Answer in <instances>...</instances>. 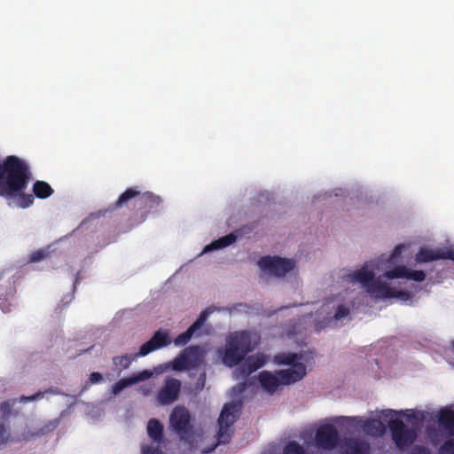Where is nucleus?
I'll return each instance as SVG.
<instances>
[{
	"instance_id": "1",
	"label": "nucleus",
	"mask_w": 454,
	"mask_h": 454,
	"mask_svg": "<svg viewBox=\"0 0 454 454\" xmlns=\"http://www.w3.org/2000/svg\"><path fill=\"white\" fill-rule=\"evenodd\" d=\"M255 371H238L236 379L244 380L240 386L235 387L231 390V397L233 400L226 403L218 419L219 431L217 434V442H214L210 448H201L202 452L213 450L217 444L225 443L230 440V427L236 421L239 416V411L244 398L252 396L255 388L261 386L269 393H273L278 386V380L273 373L264 371L259 375L258 380H254V376H251Z\"/></svg>"
},
{
	"instance_id": "2",
	"label": "nucleus",
	"mask_w": 454,
	"mask_h": 454,
	"mask_svg": "<svg viewBox=\"0 0 454 454\" xmlns=\"http://www.w3.org/2000/svg\"><path fill=\"white\" fill-rule=\"evenodd\" d=\"M28 165L15 155L0 161V196L11 198L27 189L31 179Z\"/></svg>"
},
{
	"instance_id": "3",
	"label": "nucleus",
	"mask_w": 454,
	"mask_h": 454,
	"mask_svg": "<svg viewBox=\"0 0 454 454\" xmlns=\"http://www.w3.org/2000/svg\"><path fill=\"white\" fill-rule=\"evenodd\" d=\"M252 349L251 333L239 331L227 337L225 346L219 348L217 353L223 364L231 368L239 364Z\"/></svg>"
},
{
	"instance_id": "4",
	"label": "nucleus",
	"mask_w": 454,
	"mask_h": 454,
	"mask_svg": "<svg viewBox=\"0 0 454 454\" xmlns=\"http://www.w3.org/2000/svg\"><path fill=\"white\" fill-rule=\"evenodd\" d=\"M170 343L168 334L166 332L157 331L153 336L144 343L137 353L125 354L114 358V364L118 369H127L130 364L139 356L165 347Z\"/></svg>"
},
{
	"instance_id": "5",
	"label": "nucleus",
	"mask_w": 454,
	"mask_h": 454,
	"mask_svg": "<svg viewBox=\"0 0 454 454\" xmlns=\"http://www.w3.org/2000/svg\"><path fill=\"white\" fill-rule=\"evenodd\" d=\"M206 350L200 345L185 348L173 361V364H165L153 369H196L204 364Z\"/></svg>"
},
{
	"instance_id": "6",
	"label": "nucleus",
	"mask_w": 454,
	"mask_h": 454,
	"mask_svg": "<svg viewBox=\"0 0 454 454\" xmlns=\"http://www.w3.org/2000/svg\"><path fill=\"white\" fill-rule=\"evenodd\" d=\"M131 200H134L136 206H145V207H149L150 209L153 206L160 205L161 202L159 196H155L151 192L141 193L137 188H128L114 204L110 205L109 208L111 210L122 208L127 207Z\"/></svg>"
},
{
	"instance_id": "7",
	"label": "nucleus",
	"mask_w": 454,
	"mask_h": 454,
	"mask_svg": "<svg viewBox=\"0 0 454 454\" xmlns=\"http://www.w3.org/2000/svg\"><path fill=\"white\" fill-rule=\"evenodd\" d=\"M437 422L450 435L438 448V454H454V410L441 409L437 414Z\"/></svg>"
},
{
	"instance_id": "8",
	"label": "nucleus",
	"mask_w": 454,
	"mask_h": 454,
	"mask_svg": "<svg viewBox=\"0 0 454 454\" xmlns=\"http://www.w3.org/2000/svg\"><path fill=\"white\" fill-rule=\"evenodd\" d=\"M388 427L392 434V439L396 447L403 450L416 441L418 434L414 428H407L404 423L398 419H392L388 422Z\"/></svg>"
},
{
	"instance_id": "9",
	"label": "nucleus",
	"mask_w": 454,
	"mask_h": 454,
	"mask_svg": "<svg viewBox=\"0 0 454 454\" xmlns=\"http://www.w3.org/2000/svg\"><path fill=\"white\" fill-rule=\"evenodd\" d=\"M316 445L318 449L333 450L339 442V433L332 424H325L317 428L315 434Z\"/></svg>"
},
{
	"instance_id": "10",
	"label": "nucleus",
	"mask_w": 454,
	"mask_h": 454,
	"mask_svg": "<svg viewBox=\"0 0 454 454\" xmlns=\"http://www.w3.org/2000/svg\"><path fill=\"white\" fill-rule=\"evenodd\" d=\"M190 414L187 409L176 406L169 418V427L179 434H186L190 428Z\"/></svg>"
},
{
	"instance_id": "11",
	"label": "nucleus",
	"mask_w": 454,
	"mask_h": 454,
	"mask_svg": "<svg viewBox=\"0 0 454 454\" xmlns=\"http://www.w3.org/2000/svg\"><path fill=\"white\" fill-rule=\"evenodd\" d=\"M257 265L266 275L273 277L284 275V257L264 255L259 259Z\"/></svg>"
},
{
	"instance_id": "12",
	"label": "nucleus",
	"mask_w": 454,
	"mask_h": 454,
	"mask_svg": "<svg viewBox=\"0 0 454 454\" xmlns=\"http://www.w3.org/2000/svg\"><path fill=\"white\" fill-rule=\"evenodd\" d=\"M315 352L312 350H301L299 353H286V366L293 369H306L314 361Z\"/></svg>"
},
{
	"instance_id": "13",
	"label": "nucleus",
	"mask_w": 454,
	"mask_h": 454,
	"mask_svg": "<svg viewBox=\"0 0 454 454\" xmlns=\"http://www.w3.org/2000/svg\"><path fill=\"white\" fill-rule=\"evenodd\" d=\"M440 259H450L454 261V250L451 248L438 250L421 248L416 254V261L418 262H428Z\"/></svg>"
},
{
	"instance_id": "14",
	"label": "nucleus",
	"mask_w": 454,
	"mask_h": 454,
	"mask_svg": "<svg viewBox=\"0 0 454 454\" xmlns=\"http://www.w3.org/2000/svg\"><path fill=\"white\" fill-rule=\"evenodd\" d=\"M384 276L388 279L406 278L416 282H422L426 278V274L420 270H409L405 266H399L385 272Z\"/></svg>"
},
{
	"instance_id": "15",
	"label": "nucleus",
	"mask_w": 454,
	"mask_h": 454,
	"mask_svg": "<svg viewBox=\"0 0 454 454\" xmlns=\"http://www.w3.org/2000/svg\"><path fill=\"white\" fill-rule=\"evenodd\" d=\"M340 452L341 454H370V445L360 438H345L340 446Z\"/></svg>"
},
{
	"instance_id": "16",
	"label": "nucleus",
	"mask_w": 454,
	"mask_h": 454,
	"mask_svg": "<svg viewBox=\"0 0 454 454\" xmlns=\"http://www.w3.org/2000/svg\"><path fill=\"white\" fill-rule=\"evenodd\" d=\"M147 434L151 439L153 440V442L150 444H144L142 446V454H144V448H148L152 450V447L159 449V443L162 440L163 437V426L162 424L155 419H152L148 421L147 424Z\"/></svg>"
},
{
	"instance_id": "17",
	"label": "nucleus",
	"mask_w": 454,
	"mask_h": 454,
	"mask_svg": "<svg viewBox=\"0 0 454 454\" xmlns=\"http://www.w3.org/2000/svg\"><path fill=\"white\" fill-rule=\"evenodd\" d=\"M180 383L176 380H168L162 390L158 395L159 403L161 404H169L173 403L178 395Z\"/></svg>"
},
{
	"instance_id": "18",
	"label": "nucleus",
	"mask_w": 454,
	"mask_h": 454,
	"mask_svg": "<svg viewBox=\"0 0 454 454\" xmlns=\"http://www.w3.org/2000/svg\"><path fill=\"white\" fill-rule=\"evenodd\" d=\"M394 291L395 289L382 283L380 278L375 279V281L371 283L370 286L367 287V293L376 299L393 298Z\"/></svg>"
},
{
	"instance_id": "19",
	"label": "nucleus",
	"mask_w": 454,
	"mask_h": 454,
	"mask_svg": "<svg viewBox=\"0 0 454 454\" xmlns=\"http://www.w3.org/2000/svg\"><path fill=\"white\" fill-rule=\"evenodd\" d=\"M242 234V230H237L234 232H231L228 235H225L216 240H214L209 245L206 246L203 253H207L209 251L224 248L231 244H233L237 239L238 236H240Z\"/></svg>"
},
{
	"instance_id": "20",
	"label": "nucleus",
	"mask_w": 454,
	"mask_h": 454,
	"mask_svg": "<svg viewBox=\"0 0 454 454\" xmlns=\"http://www.w3.org/2000/svg\"><path fill=\"white\" fill-rule=\"evenodd\" d=\"M352 282H359L363 287L367 291V287L370 286L371 283L375 281L374 272L368 270L365 267L353 272L349 275Z\"/></svg>"
},
{
	"instance_id": "21",
	"label": "nucleus",
	"mask_w": 454,
	"mask_h": 454,
	"mask_svg": "<svg viewBox=\"0 0 454 454\" xmlns=\"http://www.w3.org/2000/svg\"><path fill=\"white\" fill-rule=\"evenodd\" d=\"M54 192L51 186L44 181L37 180L33 184V193L38 199H47L51 197Z\"/></svg>"
},
{
	"instance_id": "22",
	"label": "nucleus",
	"mask_w": 454,
	"mask_h": 454,
	"mask_svg": "<svg viewBox=\"0 0 454 454\" xmlns=\"http://www.w3.org/2000/svg\"><path fill=\"white\" fill-rule=\"evenodd\" d=\"M151 376V373L148 372V371H144L137 378H131V379H123L118 381L114 387H113V393L114 395H117L120 393L123 388L132 385L137 381L145 380L148 379Z\"/></svg>"
},
{
	"instance_id": "23",
	"label": "nucleus",
	"mask_w": 454,
	"mask_h": 454,
	"mask_svg": "<svg viewBox=\"0 0 454 454\" xmlns=\"http://www.w3.org/2000/svg\"><path fill=\"white\" fill-rule=\"evenodd\" d=\"M364 429L368 434H381L385 431V426L380 419H371L364 423Z\"/></svg>"
},
{
	"instance_id": "24",
	"label": "nucleus",
	"mask_w": 454,
	"mask_h": 454,
	"mask_svg": "<svg viewBox=\"0 0 454 454\" xmlns=\"http://www.w3.org/2000/svg\"><path fill=\"white\" fill-rule=\"evenodd\" d=\"M267 361L268 357L263 354L257 353L250 356L247 360V369H260L266 364Z\"/></svg>"
},
{
	"instance_id": "25",
	"label": "nucleus",
	"mask_w": 454,
	"mask_h": 454,
	"mask_svg": "<svg viewBox=\"0 0 454 454\" xmlns=\"http://www.w3.org/2000/svg\"><path fill=\"white\" fill-rule=\"evenodd\" d=\"M14 197H18L17 204L19 207H20L22 208L30 207L34 203V200H35L33 194L24 193L23 191H21L19 193H17L16 195H14ZM12 198H13V196Z\"/></svg>"
},
{
	"instance_id": "26",
	"label": "nucleus",
	"mask_w": 454,
	"mask_h": 454,
	"mask_svg": "<svg viewBox=\"0 0 454 454\" xmlns=\"http://www.w3.org/2000/svg\"><path fill=\"white\" fill-rule=\"evenodd\" d=\"M197 331L191 325L185 332L180 333L176 339V345L187 344Z\"/></svg>"
},
{
	"instance_id": "27",
	"label": "nucleus",
	"mask_w": 454,
	"mask_h": 454,
	"mask_svg": "<svg viewBox=\"0 0 454 454\" xmlns=\"http://www.w3.org/2000/svg\"><path fill=\"white\" fill-rule=\"evenodd\" d=\"M306 375V371H286V385L301 380Z\"/></svg>"
},
{
	"instance_id": "28",
	"label": "nucleus",
	"mask_w": 454,
	"mask_h": 454,
	"mask_svg": "<svg viewBox=\"0 0 454 454\" xmlns=\"http://www.w3.org/2000/svg\"><path fill=\"white\" fill-rule=\"evenodd\" d=\"M213 312V310L210 309V308H207L205 310H203L200 316L198 317V318L196 319V321L192 325V326L196 330L198 331L200 328H201L203 326V325L206 323V321L207 320V317L208 316Z\"/></svg>"
},
{
	"instance_id": "29",
	"label": "nucleus",
	"mask_w": 454,
	"mask_h": 454,
	"mask_svg": "<svg viewBox=\"0 0 454 454\" xmlns=\"http://www.w3.org/2000/svg\"><path fill=\"white\" fill-rule=\"evenodd\" d=\"M49 251L46 249H38L34 252H32L29 255V262H38L43 260H44L49 255Z\"/></svg>"
},
{
	"instance_id": "30",
	"label": "nucleus",
	"mask_w": 454,
	"mask_h": 454,
	"mask_svg": "<svg viewBox=\"0 0 454 454\" xmlns=\"http://www.w3.org/2000/svg\"><path fill=\"white\" fill-rule=\"evenodd\" d=\"M286 454H305L304 449L295 442L286 444Z\"/></svg>"
},
{
	"instance_id": "31",
	"label": "nucleus",
	"mask_w": 454,
	"mask_h": 454,
	"mask_svg": "<svg viewBox=\"0 0 454 454\" xmlns=\"http://www.w3.org/2000/svg\"><path fill=\"white\" fill-rule=\"evenodd\" d=\"M12 441L13 440L11 437L8 428L4 425L0 426V448Z\"/></svg>"
},
{
	"instance_id": "32",
	"label": "nucleus",
	"mask_w": 454,
	"mask_h": 454,
	"mask_svg": "<svg viewBox=\"0 0 454 454\" xmlns=\"http://www.w3.org/2000/svg\"><path fill=\"white\" fill-rule=\"evenodd\" d=\"M349 314V309L345 305H339L336 309L334 318L339 320L345 317H347Z\"/></svg>"
},
{
	"instance_id": "33",
	"label": "nucleus",
	"mask_w": 454,
	"mask_h": 454,
	"mask_svg": "<svg viewBox=\"0 0 454 454\" xmlns=\"http://www.w3.org/2000/svg\"><path fill=\"white\" fill-rule=\"evenodd\" d=\"M411 454H431V451L425 446L416 445L413 447Z\"/></svg>"
},
{
	"instance_id": "34",
	"label": "nucleus",
	"mask_w": 454,
	"mask_h": 454,
	"mask_svg": "<svg viewBox=\"0 0 454 454\" xmlns=\"http://www.w3.org/2000/svg\"><path fill=\"white\" fill-rule=\"evenodd\" d=\"M393 297L400 298L403 301H407L411 298V294L408 292L395 290Z\"/></svg>"
},
{
	"instance_id": "35",
	"label": "nucleus",
	"mask_w": 454,
	"mask_h": 454,
	"mask_svg": "<svg viewBox=\"0 0 454 454\" xmlns=\"http://www.w3.org/2000/svg\"><path fill=\"white\" fill-rule=\"evenodd\" d=\"M404 247L403 245H398L395 247L391 256H390V260L393 261L395 260V258L399 257L400 254H402L403 250Z\"/></svg>"
},
{
	"instance_id": "36",
	"label": "nucleus",
	"mask_w": 454,
	"mask_h": 454,
	"mask_svg": "<svg viewBox=\"0 0 454 454\" xmlns=\"http://www.w3.org/2000/svg\"><path fill=\"white\" fill-rule=\"evenodd\" d=\"M407 414H406V417L408 419L410 420H412V419H416V420H421L423 419V414H419V418L417 416V413L413 411V410H407Z\"/></svg>"
},
{
	"instance_id": "37",
	"label": "nucleus",
	"mask_w": 454,
	"mask_h": 454,
	"mask_svg": "<svg viewBox=\"0 0 454 454\" xmlns=\"http://www.w3.org/2000/svg\"><path fill=\"white\" fill-rule=\"evenodd\" d=\"M295 268V262L292 259L286 258V276Z\"/></svg>"
},
{
	"instance_id": "38",
	"label": "nucleus",
	"mask_w": 454,
	"mask_h": 454,
	"mask_svg": "<svg viewBox=\"0 0 454 454\" xmlns=\"http://www.w3.org/2000/svg\"><path fill=\"white\" fill-rule=\"evenodd\" d=\"M42 397L41 393H37L35 395H30V396H21L20 399V402H28V401H35Z\"/></svg>"
},
{
	"instance_id": "39",
	"label": "nucleus",
	"mask_w": 454,
	"mask_h": 454,
	"mask_svg": "<svg viewBox=\"0 0 454 454\" xmlns=\"http://www.w3.org/2000/svg\"><path fill=\"white\" fill-rule=\"evenodd\" d=\"M144 454H164L160 450L152 447L151 449L144 448Z\"/></svg>"
},
{
	"instance_id": "40",
	"label": "nucleus",
	"mask_w": 454,
	"mask_h": 454,
	"mask_svg": "<svg viewBox=\"0 0 454 454\" xmlns=\"http://www.w3.org/2000/svg\"><path fill=\"white\" fill-rule=\"evenodd\" d=\"M90 380L92 383H97L101 380V375L98 372H93L90 374Z\"/></svg>"
},
{
	"instance_id": "41",
	"label": "nucleus",
	"mask_w": 454,
	"mask_h": 454,
	"mask_svg": "<svg viewBox=\"0 0 454 454\" xmlns=\"http://www.w3.org/2000/svg\"><path fill=\"white\" fill-rule=\"evenodd\" d=\"M199 380H200V383L198 384L197 388H202L204 387V382H205V374L204 373H200Z\"/></svg>"
},
{
	"instance_id": "42",
	"label": "nucleus",
	"mask_w": 454,
	"mask_h": 454,
	"mask_svg": "<svg viewBox=\"0 0 454 454\" xmlns=\"http://www.w3.org/2000/svg\"><path fill=\"white\" fill-rule=\"evenodd\" d=\"M276 361L278 364H284V353L277 355Z\"/></svg>"
},
{
	"instance_id": "43",
	"label": "nucleus",
	"mask_w": 454,
	"mask_h": 454,
	"mask_svg": "<svg viewBox=\"0 0 454 454\" xmlns=\"http://www.w3.org/2000/svg\"><path fill=\"white\" fill-rule=\"evenodd\" d=\"M450 349L454 354V340L450 342Z\"/></svg>"
},
{
	"instance_id": "44",
	"label": "nucleus",
	"mask_w": 454,
	"mask_h": 454,
	"mask_svg": "<svg viewBox=\"0 0 454 454\" xmlns=\"http://www.w3.org/2000/svg\"><path fill=\"white\" fill-rule=\"evenodd\" d=\"M428 434H429V436H430V438H431L432 442L435 445V444H436V442H435V441H434V439L432 437V435H431V434H430V433H429Z\"/></svg>"
},
{
	"instance_id": "45",
	"label": "nucleus",
	"mask_w": 454,
	"mask_h": 454,
	"mask_svg": "<svg viewBox=\"0 0 454 454\" xmlns=\"http://www.w3.org/2000/svg\"><path fill=\"white\" fill-rule=\"evenodd\" d=\"M6 406L9 408L10 407V403H4L2 408L4 409Z\"/></svg>"
}]
</instances>
